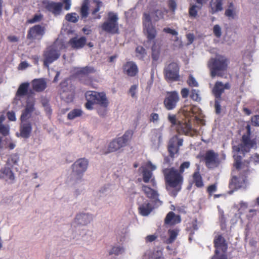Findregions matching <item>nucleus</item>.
<instances>
[{
  "label": "nucleus",
  "mask_w": 259,
  "mask_h": 259,
  "mask_svg": "<svg viewBox=\"0 0 259 259\" xmlns=\"http://www.w3.org/2000/svg\"><path fill=\"white\" fill-rule=\"evenodd\" d=\"M3 174L4 177L6 179V181H10V183L13 182L15 179L14 174L10 168L6 169Z\"/></svg>",
  "instance_id": "41"
},
{
  "label": "nucleus",
  "mask_w": 259,
  "mask_h": 259,
  "mask_svg": "<svg viewBox=\"0 0 259 259\" xmlns=\"http://www.w3.org/2000/svg\"><path fill=\"white\" fill-rule=\"evenodd\" d=\"M187 82L190 87H198V83L193 76L192 75H190L189 78L187 80Z\"/></svg>",
  "instance_id": "48"
},
{
  "label": "nucleus",
  "mask_w": 259,
  "mask_h": 259,
  "mask_svg": "<svg viewBox=\"0 0 259 259\" xmlns=\"http://www.w3.org/2000/svg\"><path fill=\"white\" fill-rule=\"evenodd\" d=\"M181 221V217L179 215H176L172 211H170L166 215L164 222L166 224L173 225L179 223Z\"/></svg>",
  "instance_id": "24"
},
{
  "label": "nucleus",
  "mask_w": 259,
  "mask_h": 259,
  "mask_svg": "<svg viewBox=\"0 0 259 259\" xmlns=\"http://www.w3.org/2000/svg\"><path fill=\"white\" fill-rule=\"evenodd\" d=\"M230 88L231 85L229 82L224 83L221 81H217L212 89V93L215 99H221L222 94L225 92V90H228Z\"/></svg>",
  "instance_id": "15"
},
{
  "label": "nucleus",
  "mask_w": 259,
  "mask_h": 259,
  "mask_svg": "<svg viewBox=\"0 0 259 259\" xmlns=\"http://www.w3.org/2000/svg\"><path fill=\"white\" fill-rule=\"evenodd\" d=\"M93 220L92 214L80 212L75 216L73 223L75 227L85 226L90 224Z\"/></svg>",
  "instance_id": "12"
},
{
  "label": "nucleus",
  "mask_w": 259,
  "mask_h": 259,
  "mask_svg": "<svg viewBox=\"0 0 259 259\" xmlns=\"http://www.w3.org/2000/svg\"><path fill=\"white\" fill-rule=\"evenodd\" d=\"M168 233L169 237L165 242L166 244H170L176 240L179 233V230L177 229L169 230L168 231Z\"/></svg>",
  "instance_id": "36"
},
{
  "label": "nucleus",
  "mask_w": 259,
  "mask_h": 259,
  "mask_svg": "<svg viewBox=\"0 0 259 259\" xmlns=\"http://www.w3.org/2000/svg\"><path fill=\"white\" fill-rule=\"evenodd\" d=\"M217 190V186L215 184L211 185L207 188V191L211 194Z\"/></svg>",
  "instance_id": "64"
},
{
  "label": "nucleus",
  "mask_w": 259,
  "mask_h": 259,
  "mask_svg": "<svg viewBox=\"0 0 259 259\" xmlns=\"http://www.w3.org/2000/svg\"><path fill=\"white\" fill-rule=\"evenodd\" d=\"M143 173V180L146 183L151 182L152 186L154 187L156 186V182L154 178H152V173L144 167H141L140 168Z\"/></svg>",
  "instance_id": "22"
},
{
  "label": "nucleus",
  "mask_w": 259,
  "mask_h": 259,
  "mask_svg": "<svg viewBox=\"0 0 259 259\" xmlns=\"http://www.w3.org/2000/svg\"><path fill=\"white\" fill-rule=\"evenodd\" d=\"M163 31L165 32L174 35H178V32H177L176 30L171 29L169 28H165L163 29Z\"/></svg>",
  "instance_id": "61"
},
{
  "label": "nucleus",
  "mask_w": 259,
  "mask_h": 259,
  "mask_svg": "<svg viewBox=\"0 0 259 259\" xmlns=\"http://www.w3.org/2000/svg\"><path fill=\"white\" fill-rule=\"evenodd\" d=\"M29 83L28 82H24L20 84L16 93L17 97H22L25 96L27 92Z\"/></svg>",
  "instance_id": "33"
},
{
  "label": "nucleus",
  "mask_w": 259,
  "mask_h": 259,
  "mask_svg": "<svg viewBox=\"0 0 259 259\" xmlns=\"http://www.w3.org/2000/svg\"><path fill=\"white\" fill-rule=\"evenodd\" d=\"M254 143L251 141L248 136L244 135L242 136L241 143L238 146H234L233 149L237 152H242L243 153L247 152L252 148Z\"/></svg>",
  "instance_id": "13"
},
{
  "label": "nucleus",
  "mask_w": 259,
  "mask_h": 259,
  "mask_svg": "<svg viewBox=\"0 0 259 259\" xmlns=\"http://www.w3.org/2000/svg\"><path fill=\"white\" fill-rule=\"evenodd\" d=\"M42 6L55 15H59L61 12L63 4L61 3H55L48 0H44L41 2Z\"/></svg>",
  "instance_id": "14"
},
{
  "label": "nucleus",
  "mask_w": 259,
  "mask_h": 259,
  "mask_svg": "<svg viewBox=\"0 0 259 259\" xmlns=\"http://www.w3.org/2000/svg\"><path fill=\"white\" fill-rule=\"evenodd\" d=\"M169 121L173 124L177 125L179 124V121L177 120L176 116L175 115H169L168 116Z\"/></svg>",
  "instance_id": "56"
},
{
  "label": "nucleus",
  "mask_w": 259,
  "mask_h": 259,
  "mask_svg": "<svg viewBox=\"0 0 259 259\" xmlns=\"http://www.w3.org/2000/svg\"><path fill=\"white\" fill-rule=\"evenodd\" d=\"M225 15L229 18L234 19L236 16V12L233 9L229 8L226 10Z\"/></svg>",
  "instance_id": "49"
},
{
  "label": "nucleus",
  "mask_w": 259,
  "mask_h": 259,
  "mask_svg": "<svg viewBox=\"0 0 259 259\" xmlns=\"http://www.w3.org/2000/svg\"><path fill=\"white\" fill-rule=\"evenodd\" d=\"M7 117L10 121H14L16 120L15 113L13 111H9L7 113Z\"/></svg>",
  "instance_id": "57"
},
{
  "label": "nucleus",
  "mask_w": 259,
  "mask_h": 259,
  "mask_svg": "<svg viewBox=\"0 0 259 259\" xmlns=\"http://www.w3.org/2000/svg\"><path fill=\"white\" fill-rule=\"evenodd\" d=\"M177 137H173L169 141L168 150L171 157H173L179 150V148L175 143Z\"/></svg>",
  "instance_id": "30"
},
{
  "label": "nucleus",
  "mask_w": 259,
  "mask_h": 259,
  "mask_svg": "<svg viewBox=\"0 0 259 259\" xmlns=\"http://www.w3.org/2000/svg\"><path fill=\"white\" fill-rule=\"evenodd\" d=\"M143 25L148 39L149 40H153L156 36V31L151 24L149 15L146 13L144 14Z\"/></svg>",
  "instance_id": "11"
},
{
  "label": "nucleus",
  "mask_w": 259,
  "mask_h": 259,
  "mask_svg": "<svg viewBox=\"0 0 259 259\" xmlns=\"http://www.w3.org/2000/svg\"><path fill=\"white\" fill-rule=\"evenodd\" d=\"M193 183L197 187H201L203 186L202 177L198 172H195L193 174Z\"/></svg>",
  "instance_id": "38"
},
{
  "label": "nucleus",
  "mask_w": 259,
  "mask_h": 259,
  "mask_svg": "<svg viewBox=\"0 0 259 259\" xmlns=\"http://www.w3.org/2000/svg\"><path fill=\"white\" fill-rule=\"evenodd\" d=\"M228 63L227 59L221 55H218L215 57L211 58L207 63L211 77L212 78L216 76L222 77L224 72L227 69Z\"/></svg>",
  "instance_id": "2"
},
{
  "label": "nucleus",
  "mask_w": 259,
  "mask_h": 259,
  "mask_svg": "<svg viewBox=\"0 0 259 259\" xmlns=\"http://www.w3.org/2000/svg\"><path fill=\"white\" fill-rule=\"evenodd\" d=\"M211 14H214L223 10V0H211L209 3Z\"/></svg>",
  "instance_id": "26"
},
{
  "label": "nucleus",
  "mask_w": 259,
  "mask_h": 259,
  "mask_svg": "<svg viewBox=\"0 0 259 259\" xmlns=\"http://www.w3.org/2000/svg\"><path fill=\"white\" fill-rule=\"evenodd\" d=\"M34 105L33 101H28L27 102L26 107L23 111L21 116L22 121L26 120L31 117L32 113L34 110Z\"/></svg>",
  "instance_id": "20"
},
{
  "label": "nucleus",
  "mask_w": 259,
  "mask_h": 259,
  "mask_svg": "<svg viewBox=\"0 0 259 259\" xmlns=\"http://www.w3.org/2000/svg\"><path fill=\"white\" fill-rule=\"evenodd\" d=\"M10 126L8 125L1 124V134L5 137H8L9 134Z\"/></svg>",
  "instance_id": "52"
},
{
  "label": "nucleus",
  "mask_w": 259,
  "mask_h": 259,
  "mask_svg": "<svg viewBox=\"0 0 259 259\" xmlns=\"http://www.w3.org/2000/svg\"><path fill=\"white\" fill-rule=\"evenodd\" d=\"M250 161L255 165L259 163V154L257 153L253 154L250 158Z\"/></svg>",
  "instance_id": "54"
},
{
  "label": "nucleus",
  "mask_w": 259,
  "mask_h": 259,
  "mask_svg": "<svg viewBox=\"0 0 259 259\" xmlns=\"http://www.w3.org/2000/svg\"><path fill=\"white\" fill-rule=\"evenodd\" d=\"M19 159L18 154H14L10 156L7 160V163L10 166L17 164Z\"/></svg>",
  "instance_id": "42"
},
{
  "label": "nucleus",
  "mask_w": 259,
  "mask_h": 259,
  "mask_svg": "<svg viewBox=\"0 0 259 259\" xmlns=\"http://www.w3.org/2000/svg\"><path fill=\"white\" fill-rule=\"evenodd\" d=\"M123 72L130 76H135L138 72L137 66L133 62H126L123 66Z\"/></svg>",
  "instance_id": "21"
},
{
  "label": "nucleus",
  "mask_w": 259,
  "mask_h": 259,
  "mask_svg": "<svg viewBox=\"0 0 259 259\" xmlns=\"http://www.w3.org/2000/svg\"><path fill=\"white\" fill-rule=\"evenodd\" d=\"M190 163L189 161H185L183 162L180 167V171H179L181 174L184 171L185 169L188 168L190 166Z\"/></svg>",
  "instance_id": "53"
},
{
  "label": "nucleus",
  "mask_w": 259,
  "mask_h": 259,
  "mask_svg": "<svg viewBox=\"0 0 259 259\" xmlns=\"http://www.w3.org/2000/svg\"><path fill=\"white\" fill-rule=\"evenodd\" d=\"M190 97L192 99L195 101H199L201 100V97L198 90L193 89L191 92Z\"/></svg>",
  "instance_id": "45"
},
{
  "label": "nucleus",
  "mask_w": 259,
  "mask_h": 259,
  "mask_svg": "<svg viewBox=\"0 0 259 259\" xmlns=\"http://www.w3.org/2000/svg\"><path fill=\"white\" fill-rule=\"evenodd\" d=\"M87 102L85 107L91 110L93 108L94 104H97L101 107L106 108L108 105V101L104 93H98L95 91H88L85 93Z\"/></svg>",
  "instance_id": "3"
},
{
  "label": "nucleus",
  "mask_w": 259,
  "mask_h": 259,
  "mask_svg": "<svg viewBox=\"0 0 259 259\" xmlns=\"http://www.w3.org/2000/svg\"><path fill=\"white\" fill-rule=\"evenodd\" d=\"M160 120L159 116L158 114L156 113H152L150 114L149 117V122H152L153 123H157Z\"/></svg>",
  "instance_id": "47"
},
{
  "label": "nucleus",
  "mask_w": 259,
  "mask_h": 259,
  "mask_svg": "<svg viewBox=\"0 0 259 259\" xmlns=\"http://www.w3.org/2000/svg\"><path fill=\"white\" fill-rule=\"evenodd\" d=\"M152 57L155 61H157L159 58L160 50L159 47H157L155 45H154L152 48Z\"/></svg>",
  "instance_id": "46"
},
{
  "label": "nucleus",
  "mask_w": 259,
  "mask_h": 259,
  "mask_svg": "<svg viewBox=\"0 0 259 259\" xmlns=\"http://www.w3.org/2000/svg\"><path fill=\"white\" fill-rule=\"evenodd\" d=\"M88 161L85 158L77 159L72 165V176L77 179H80L88 166Z\"/></svg>",
  "instance_id": "8"
},
{
  "label": "nucleus",
  "mask_w": 259,
  "mask_h": 259,
  "mask_svg": "<svg viewBox=\"0 0 259 259\" xmlns=\"http://www.w3.org/2000/svg\"><path fill=\"white\" fill-rule=\"evenodd\" d=\"M118 17L116 13L110 12L108 13L107 20L101 26L103 30L115 34L118 32Z\"/></svg>",
  "instance_id": "5"
},
{
  "label": "nucleus",
  "mask_w": 259,
  "mask_h": 259,
  "mask_svg": "<svg viewBox=\"0 0 259 259\" xmlns=\"http://www.w3.org/2000/svg\"><path fill=\"white\" fill-rule=\"evenodd\" d=\"M32 131L31 124L26 121H22L20 126V135L24 138H27L29 137Z\"/></svg>",
  "instance_id": "23"
},
{
  "label": "nucleus",
  "mask_w": 259,
  "mask_h": 259,
  "mask_svg": "<svg viewBox=\"0 0 259 259\" xmlns=\"http://www.w3.org/2000/svg\"><path fill=\"white\" fill-rule=\"evenodd\" d=\"M16 146L15 142L10 136L4 138L1 137V148L13 149Z\"/></svg>",
  "instance_id": "29"
},
{
  "label": "nucleus",
  "mask_w": 259,
  "mask_h": 259,
  "mask_svg": "<svg viewBox=\"0 0 259 259\" xmlns=\"http://www.w3.org/2000/svg\"><path fill=\"white\" fill-rule=\"evenodd\" d=\"M245 183V180L243 178H238L236 176H234L230 184L231 187H234L235 189H237L243 186Z\"/></svg>",
  "instance_id": "31"
},
{
  "label": "nucleus",
  "mask_w": 259,
  "mask_h": 259,
  "mask_svg": "<svg viewBox=\"0 0 259 259\" xmlns=\"http://www.w3.org/2000/svg\"><path fill=\"white\" fill-rule=\"evenodd\" d=\"M61 98L66 102H71L74 97L73 89H63L60 93Z\"/></svg>",
  "instance_id": "28"
},
{
  "label": "nucleus",
  "mask_w": 259,
  "mask_h": 259,
  "mask_svg": "<svg viewBox=\"0 0 259 259\" xmlns=\"http://www.w3.org/2000/svg\"><path fill=\"white\" fill-rule=\"evenodd\" d=\"M214 246L215 247V253L218 254L221 250L225 253L227 249V244L225 239L220 235H217L214 240Z\"/></svg>",
  "instance_id": "18"
},
{
  "label": "nucleus",
  "mask_w": 259,
  "mask_h": 259,
  "mask_svg": "<svg viewBox=\"0 0 259 259\" xmlns=\"http://www.w3.org/2000/svg\"><path fill=\"white\" fill-rule=\"evenodd\" d=\"M221 100V99H215L214 107H215V112L217 114L220 113L221 111V105H220V100Z\"/></svg>",
  "instance_id": "55"
},
{
  "label": "nucleus",
  "mask_w": 259,
  "mask_h": 259,
  "mask_svg": "<svg viewBox=\"0 0 259 259\" xmlns=\"http://www.w3.org/2000/svg\"><path fill=\"white\" fill-rule=\"evenodd\" d=\"M133 132L131 130H128L125 132L123 135L120 137L116 138L111 141L108 148L106 153L116 151L121 148L124 147L132 138Z\"/></svg>",
  "instance_id": "4"
},
{
  "label": "nucleus",
  "mask_w": 259,
  "mask_h": 259,
  "mask_svg": "<svg viewBox=\"0 0 259 259\" xmlns=\"http://www.w3.org/2000/svg\"><path fill=\"white\" fill-rule=\"evenodd\" d=\"M33 89L36 92H41L47 87V82L44 79H35L32 81Z\"/></svg>",
  "instance_id": "25"
},
{
  "label": "nucleus",
  "mask_w": 259,
  "mask_h": 259,
  "mask_svg": "<svg viewBox=\"0 0 259 259\" xmlns=\"http://www.w3.org/2000/svg\"><path fill=\"white\" fill-rule=\"evenodd\" d=\"M141 190L155 206H160L162 204L163 202L159 199L160 195L156 189V186L150 187L148 185L142 184Z\"/></svg>",
  "instance_id": "6"
},
{
  "label": "nucleus",
  "mask_w": 259,
  "mask_h": 259,
  "mask_svg": "<svg viewBox=\"0 0 259 259\" xmlns=\"http://www.w3.org/2000/svg\"><path fill=\"white\" fill-rule=\"evenodd\" d=\"M157 236L155 234L148 235L145 238L146 241L151 242L154 241L157 238Z\"/></svg>",
  "instance_id": "60"
},
{
  "label": "nucleus",
  "mask_w": 259,
  "mask_h": 259,
  "mask_svg": "<svg viewBox=\"0 0 259 259\" xmlns=\"http://www.w3.org/2000/svg\"><path fill=\"white\" fill-rule=\"evenodd\" d=\"M251 122L255 126H259V116L255 115L251 118Z\"/></svg>",
  "instance_id": "58"
},
{
  "label": "nucleus",
  "mask_w": 259,
  "mask_h": 259,
  "mask_svg": "<svg viewBox=\"0 0 259 259\" xmlns=\"http://www.w3.org/2000/svg\"><path fill=\"white\" fill-rule=\"evenodd\" d=\"M158 206H155L152 202L146 200L143 203L139 206V211L140 213L143 216H147L155 208Z\"/></svg>",
  "instance_id": "19"
},
{
  "label": "nucleus",
  "mask_w": 259,
  "mask_h": 259,
  "mask_svg": "<svg viewBox=\"0 0 259 259\" xmlns=\"http://www.w3.org/2000/svg\"><path fill=\"white\" fill-rule=\"evenodd\" d=\"M95 72V69L90 66H86L85 67L79 68L77 71L78 74L88 75L91 73H93Z\"/></svg>",
  "instance_id": "39"
},
{
  "label": "nucleus",
  "mask_w": 259,
  "mask_h": 259,
  "mask_svg": "<svg viewBox=\"0 0 259 259\" xmlns=\"http://www.w3.org/2000/svg\"><path fill=\"white\" fill-rule=\"evenodd\" d=\"M153 133L154 136V138L157 139L158 140V142L156 145V147L158 148L159 146L162 144L163 141L162 139V132L161 128L154 129L153 131Z\"/></svg>",
  "instance_id": "35"
},
{
  "label": "nucleus",
  "mask_w": 259,
  "mask_h": 259,
  "mask_svg": "<svg viewBox=\"0 0 259 259\" xmlns=\"http://www.w3.org/2000/svg\"><path fill=\"white\" fill-rule=\"evenodd\" d=\"M204 159L206 166L209 168L217 167L220 163L219 154L211 150L205 153Z\"/></svg>",
  "instance_id": "9"
},
{
  "label": "nucleus",
  "mask_w": 259,
  "mask_h": 259,
  "mask_svg": "<svg viewBox=\"0 0 259 259\" xmlns=\"http://www.w3.org/2000/svg\"><path fill=\"white\" fill-rule=\"evenodd\" d=\"M163 174L166 189L171 196H176L181 189L183 181L182 174L173 167L164 169Z\"/></svg>",
  "instance_id": "1"
},
{
  "label": "nucleus",
  "mask_w": 259,
  "mask_h": 259,
  "mask_svg": "<svg viewBox=\"0 0 259 259\" xmlns=\"http://www.w3.org/2000/svg\"><path fill=\"white\" fill-rule=\"evenodd\" d=\"M179 128H181L183 132L187 135H192V128L191 125L185 122H179Z\"/></svg>",
  "instance_id": "34"
},
{
  "label": "nucleus",
  "mask_w": 259,
  "mask_h": 259,
  "mask_svg": "<svg viewBox=\"0 0 259 259\" xmlns=\"http://www.w3.org/2000/svg\"><path fill=\"white\" fill-rule=\"evenodd\" d=\"M60 56L59 50L57 47V44L55 43L48 47L44 52V65L48 68L49 64L57 60Z\"/></svg>",
  "instance_id": "7"
},
{
  "label": "nucleus",
  "mask_w": 259,
  "mask_h": 259,
  "mask_svg": "<svg viewBox=\"0 0 259 259\" xmlns=\"http://www.w3.org/2000/svg\"><path fill=\"white\" fill-rule=\"evenodd\" d=\"M201 7L195 4L191 5L189 9V15L191 17H196L197 15V10L200 9Z\"/></svg>",
  "instance_id": "43"
},
{
  "label": "nucleus",
  "mask_w": 259,
  "mask_h": 259,
  "mask_svg": "<svg viewBox=\"0 0 259 259\" xmlns=\"http://www.w3.org/2000/svg\"><path fill=\"white\" fill-rule=\"evenodd\" d=\"M79 18V16L75 13L68 14L66 15V19L70 22L75 23Z\"/></svg>",
  "instance_id": "44"
},
{
  "label": "nucleus",
  "mask_w": 259,
  "mask_h": 259,
  "mask_svg": "<svg viewBox=\"0 0 259 259\" xmlns=\"http://www.w3.org/2000/svg\"><path fill=\"white\" fill-rule=\"evenodd\" d=\"M89 1L84 0L80 10V14L82 19L88 17L89 10Z\"/></svg>",
  "instance_id": "32"
},
{
  "label": "nucleus",
  "mask_w": 259,
  "mask_h": 259,
  "mask_svg": "<svg viewBox=\"0 0 259 259\" xmlns=\"http://www.w3.org/2000/svg\"><path fill=\"white\" fill-rule=\"evenodd\" d=\"M179 100V96L177 92L168 93L164 101V104L167 110H171L175 108Z\"/></svg>",
  "instance_id": "16"
},
{
  "label": "nucleus",
  "mask_w": 259,
  "mask_h": 259,
  "mask_svg": "<svg viewBox=\"0 0 259 259\" xmlns=\"http://www.w3.org/2000/svg\"><path fill=\"white\" fill-rule=\"evenodd\" d=\"M165 78L169 80L175 81L179 79V67L177 63H171L164 70Z\"/></svg>",
  "instance_id": "10"
},
{
  "label": "nucleus",
  "mask_w": 259,
  "mask_h": 259,
  "mask_svg": "<svg viewBox=\"0 0 259 259\" xmlns=\"http://www.w3.org/2000/svg\"><path fill=\"white\" fill-rule=\"evenodd\" d=\"M85 42L86 38L84 37H81L80 38L74 37L69 41L71 46L74 49H79L83 47Z\"/></svg>",
  "instance_id": "27"
},
{
  "label": "nucleus",
  "mask_w": 259,
  "mask_h": 259,
  "mask_svg": "<svg viewBox=\"0 0 259 259\" xmlns=\"http://www.w3.org/2000/svg\"><path fill=\"white\" fill-rule=\"evenodd\" d=\"M213 32L214 35L220 38L222 35V29L219 25H215L213 28Z\"/></svg>",
  "instance_id": "50"
},
{
  "label": "nucleus",
  "mask_w": 259,
  "mask_h": 259,
  "mask_svg": "<svg viewBox=\"0 0 259 259\" xmlns=\"http://www.w3.org/2000/svg\"><path fill=\"white\" fill-rule=\"evenodd\" d=\"M181 93L182 97L183 98H186L188 97V95L189 93V91L188 89H187L186 88H184L181 90Z\"/></svg>",
  "instance_id": "63"
},
{
  "label": "nucleus",
  "mask_w": 259,
  "mask_h": 259,
  "mask_svg": "<svg viewBox=\"0 0 259 259\" xmlns=\"http://www.w3.org/2000/svg\"><path fill=\"white\" fill-rule=\"evenodd\" d=\"M137 88V87L135 85H133L131 87L129 92L132 97H135V95H136V93Z\"/></svg>",
  "instance_id": "62"
},
{
  "label": "nucleus",
  "mask_w": 259,
  "mask_h": 259,
  "mask_svg": "<svg viewBox=\"0 0 259 259\" xmlns=\"http://www.w3.org/2000/svg\"><path fill=\"white\" fill-rule=\"evenodd\" d=\"M212 259H228L227 256L224 253H223L221 254H219V253L216 254L215 253V255L212 257Z\"/></svg>",
  "instance_id": "59"
},
{
  "label": "nucleus",
  "mask_w": 259,
  "mask_h": 259,
  "mask_svg": "<svg viewBox=\"0 0 259 259\" xmlns=\"http://www.w3.org/2000/svg\"><path fill=\"white\" fill-rule=\"evenodd\" d=\"M43 18V15L40 14H35L33 18L29 20L28 22L30 23H33L40 21Z\"/></svg>",
  "instance_id": "51"
},
{
  "label": "nucleus",
  "mask_w": 259,
  "mask_h": 259,
  "mask_svg": "<svg viewBox=\"0 0 259 259\" xmlns=\"http://www.w3.org/2000/svg\"><path fill=\"white\" fill-rule=\"evenodd\" d=\"M82 114V111L81 109H75L68 113L67 117L69 119L72 120L76 117H80Z\"/></svg>",
  "instance_id": "37"
},
{
  "label": "nucleus",
  "mask_w": 259,
  "mask_h": 259,
  "mask_svg": "<svg viewBox=\"0 0 259 259\" xmlns=\"http://www.w3.org/2000/svg\"><path fill=\"white\" fill-rule=\"evenodd\" d=\"M45 28L44 27L36 25L29 29L27 38L32 39H40L45 34Z\"/></svg>",
  "instance_id": "17"
},
{
  "label": "nucleus",
  "mask_w": 259,
  "mask_h": 259,
  "mask_svg": "<svg viewBox=\"0 0 259 259\" xmlns=\"http://www.w3.org/2000/svg\"><path fill=\"white\" fill-rule=\"evenodd\" d=\"M125 252V248L123 246H117L113 247L110 251V254H115L118 255L121 254Z\"/></svg>",
  "instance_id": "40"
}]
</instances>
